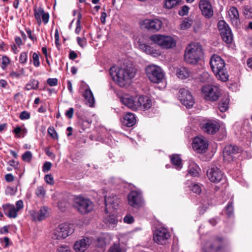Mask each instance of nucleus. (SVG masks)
Masks as SVG:
<instances>
[{"label": "nucleus", "mask_w": 252, "mask_h": 252, "mask_svg": "<svg viewBox=\"0 0 252 252\" xmlns=\"http://www.w3.org/2000/svg\"><path fill=\"white\" fill-rule=\"evenodd\" d=\"M226 213L228 217L232 215L233 213V202H229L225 207Z\"/></svg>", "instance_id": "nucleus-44"}, {"label": "nucleus", "mask_w": 252, "mask_h": 252, "mask_svg": "<svg viewBox=\"0 0 252 252\" xmlns=\"http://www.w3.org/2000/svg\"><path fill=\"white\" fill-rule=\"evenodd\" d=\"M122 122L123 125L127 127H131L135 124L136 118L133 113L128 112L123 117Z\"/></svg>", "instance_id": "nucleus-27"}, {"label": "nucleus", "mask_w": 252, "mask_h": 252, "mask_svg": "<svg viewBox=\"0 0 252 252\" xmlns=\"http://www.w3.org/2000/svg\"><path fill=\"white\" fill-rule=\"evenodd\" d=\"M120 202L119 198L116 195H112L109 197H105V212L108 213V209L112 208L113 209H117Z\"/></svg>", "instance_id": "nucleus-22"}, {"label": "nucleus", "mask_w": 252, "mask_h": 252, "mask_svg": "<svg viewBox=\"0 0 252 252\" xmlns=\"http://www.w3.org/2000/svg\"><path fill=\"white\" fill-rule=\"evenodd\" d=\"M49 216L48 208L45 206L42 207L38 213H36L34 219L41 221L46 219Z\"/></svg>", "instance_id": "nucleus-29"}, {"label": "nucleus", "mask_w": 252, "mask_h": 252, "mask_svg": "<svg viewBox=\"0 0 252 252\" xmlns=\"http://www.w3.org/2000/svg\"><path fill=\"white\" fill-rule=\"evenodd\" d=\"M207 176L211 182L219 183L222 179L224 174L219 168L212 166L208 169Z\"/></svg>", "instance_id": "nucleus-15"}, {"label": "nucleus", "mask_w": 252, "mask_h": 252, "mask_svg": "<svg viewBox=\"0 0 252 252\" xmlns=\"http://www.w3.org/2000/svg\"><path fill=\"white\" fill-rule=\"evenodd\" d=\"M44 179L47 184L50 185H53L54 184V179L51 175L48 174L45 175Z\"/></svg>", "instance_id": "nucleus-56"}, {"label": "nucleus", "mask_w": 252, "mask_h": 252, "mask_svg": "<svg viewBox=\"0 0 252 252\" xmlns=\"http://www.w3.org/2000/svg\"><path fill=\"white\" fill-rule=\"evenodd\" d=\"M179 98L180 102L187 108H191L195 103L194 99L190 92L184 88L180 90Z\"/></svg>", "instance_id": "nucleus-13"}, {"label": "nucleus", "mask_w": 252, "mask_h": 252, "mask_svg": "<svg viewBox=\"0 0 252 252\" xmlns=\"http://www.w3.org/2000/svg\"><path fill=\"white\" fill-rule=\"evenodd\" d=\"M94 208V204L89 199L80 195V214H86L91 212Z\"/></svg>", "instance_id": "nucleus-20"}, {"label": "nucleus", "mask_w": 252, "mask_h": 252, "mask_svg": "<svg viewBox=\"0 0 252 252\" xmlns=\"http://www.w3.org/2000/svg\"><path fill=\"white\" fill-rule=\"evenodd\" d=\"M170 160L172 164L175 166L176 169H180L182 167V159L179 155L177 154L171 155Z\"/></svg>", "instance_id": "nucleus-31"}, {"label": "nucleus", "mask_w": 252, "mask_h": 252, "mask_svg": "<svg viewBox=\"0 0 252 252\" xmlns=\"http://www.w3.org/2000/svg\"><path fill=\"white\" fill-rule=\"evenodd\" d=\"M202 92L204 98L211 101L217 100L220 96L221 92L220 88L217 86L208 85L202 88Z\"/></svg>", "instance_id": "nucleus-8"}, {"label": "nucleus", "mask_w": 252, "mask_h": 252, "mask_svg": "<svg viewBox=\"0 0 252 252\" xmlns=\"http://www.w3.org/2000/svg\"><path fill=\"white\" fill-rule=\"evenodd\" d=\"M170 237L168 230L163 227L156 229L153 236L155 242L160 245H165Z\"/></svg>", "instance_id": "nucleus-12"}, {"label": "nucleus", "mask_w": 252, "mask_h": 252, "mask_svg": "<svg viewBox=\"0 0 252 252\" xmlns=\"http://www.w3.org/2000/svg\"><path fill=\"white\" fill-rule=\"evenodd\" d=\"M91 123V121L89 120H83L80 119V127L81 126L83 131L89 128Z\"/></svg>", "instance_id": "nucleus-43"}, {"label": "nucleus", "mask_w": 252, "mask_h": 252, "mask_svg": "<svg viewBox=\"0 0 252 252\" xmlns=\"http://www.w3.org/2000/svg\"><path fill=\"white\" fill-rule=\"evenodd\" d=\"M74 232L72 226L67 223H62L55 228L51 234V238L55 240L64 239Z\"/></svg>", "instance_id": "nucleus-4"}, {"label": "nucleus", "mask_w": 252, "mask_h": 252, "mask_svg": "<svg viewBox=\"0 0 252 252\" xmlns=\"http://www.w3.org/2000/svg\"><path fill=\"white\" fill-rule=\"evenodd\" d=\"M74 113V109L73 108H70L69 109L66 111L65 113V116L68 118L69 119H71L73 117V114Z\"/></svg>", "instance_id": "nucleus-59"}, {"label": "nucleus", "mask_w": 252, "mask_h": 252, "mask_svg": "<svg viewBox=\"0 0 252 252\" xmlns=\"http://www.w3.org/2000/svg\"><path fill=\"white\" fill-rule=\"evenodd\" d=\"M96 246L99 248H103L105 246V240L103 237H98L97 238Z\"/></svg>", "instance_id": "nucleus-48"}, {"label": "nucleus", "mask_w": 252, "mask_h": 252, "mask_svg": "<svg viewBox=\"0 0 252 252\" xmlns=\"http://www.w3.org/2000/svg\"><path fill=\"white\" fill-rule=\"evenodd\" d=\"M38 81L35 79L31 80L26 86L27 90L36 89L38 85Z\"/></svg>", "instance_id": "nucleus-39"}, {"label": "nucleus", "mask_w": 252, "mask_h": 252, "mask_svg": "<svg viewBox=\"0 0 252 252\" xmlns=\"http://www.w3.org/2000/svg\"><path fill=\"white\" fill-rule=\"evenodd\" d=\"M34 14L38 24H40L42 21L45 24L48 22L49 15L48 13L45 12L42 8L39 7L34 9Z\"/></svg>", "instance_id": "nucleus-23"}, {"label": "nucleus", "mask_w": 252, "mask_h": 252, "mask_svg": "<svg viewBox=\"0 0 252 252\" xmlns=\"http://www.w3.org/2000/svg\"><path fill=\"white\" fill-rule=\"evenodd\" d=\"M4 213L6 216L11 219H15L18 216V212L24 207L23 202L19 200L16 202V206L9 203L2 205Z\"/></svg>", "instance_id": "nucleus-10"}, {"label": "nucleus", "mask_w": 252, "mask_h": 252, "mask_svg": "<svg viewBox=\"0 0 252 252\" xmlns=\"http://www.w3.org/2000/svg\"><path fill=\"white\" fill-rule=\"evenodd\" d=\"M134 221L133 217L131 215H127L124 218V221L125 223L127 224H131Z\"/></svg>", "instance_id": "nucleus-51"}, {"label": "nucleus", "mask_w": 252, "mask_h": 252, "mask_svg": "<svg viewBox=\"0 0 252 252\" xmlns=\"http://www.w3.org/2000/svg\"><path fill=\"white\" fill-rule=\"evenodd\" d=\"M142 25L148 30L153 32H157L161 28L162 22L158 19H146L143 20Z\"/></svg>", "instance_id": "nucleus-17"}, {"label": "nucleus", "mask_w": 252, "mask_h": 252, "mask_svg": "<svg viewBox=\"0 0 252 252\" xmlns=\"http://www.w3.org/2000/svg\"><path fill=\"white\" fill-rule=\"evenodd\" d=\"M201 128L203 131L208 134L213 135L220 128V125L216 121L209 120L201 125Z\"/></svg>", "instance_id": "nucleus-18"}, {"label": "nucleus", "mask_w": 252, "mask_h": 252, "mask_svg": "<svg viewBox=\"0 0 252 252\" xmlns=\"http://www.w3.org/2000/svg\"><path fill=\"white\" fill-rule=\"evenodd\" d=\"M16 192V189L11 187H8L6 188V192L7 194L11 195L14 194Z\"/></svg>", "instance_id": "nucleus-61"}, {"label": "nucleus", "mask_w": 252, "mask_h": 252, "mask_svg": "<svg viewBox=\"0 0 252 252\" xmlns=\"http://www.w3.org/2000/svg\"><path fill=\"white\" fill-rule=\"evenodd\" d=\"M199 7L202 15L206 18H211L214 13L213 7L208 0H200Z\"/></svg>", "instance_id": "nucleus-19"}, {"label": "nucleus", "mask_w": 252, "mask_h": 252, "mask_svg": "<svg viewBox=\"0 0 252 252\" xmlns=\"http://www.w3.org/2000/svg\"><path fill=\"white\" fill-rule=\"evenodd\" d=\"M35 193L40 198H43L46 195V190L43 186H38L35 190Z\"/></svg>", "instance_id": "nucleus-41"}, {"label": "nucleus", "mask_w": 252, "mask_h": 252, "mask_svg": "<svg viewBox=\"0 0 252 252\" xmlns=\"http://www.w3.org/2000/svg\"><path fill=\"white\" fill-rule=\"evenodd\" d=\"M199 167L195 164L190 165L188 169V173L192 176L196 177L199 175Z\"/></svg>", "instance_id": "nucleus-36"}, {"label": "nucleus", "mask_w": 252, "mask_h": 252, "mask_svg": "<svg viewBox=\"0 0 252 252\" xmlns=\"http://www.w3.org/2000/svg\"><path fill=\"white\" fill-rule=\"evenodd\" d=\"M51 166H52V164L51 162H46L43 166V168H42L43 171L44 172L49 171L51 169Z\"/></svg>", "instance_id": "nucleus-57"}, {"label": "nucleus", "mask_w": 252, "mask_h": 252, "mask_svg": "<svg viewBox=\"0 0 252 252\" xmlns=\"http://www.w3.org/2000/svg\"><path fill=\"white\" fill-rule=\"evenodd\" d=\"M150 38L154 43L164 49L172 48L176 45V41L170 36L155 34L151 35Z\"/></svg>", "instance_id": "nucleus-5"}, {"label": "nucleus", "mask_w": 252, "mask_h": 252, "mask_svg": "<svg viewBox=\"0 0 252 252\" xmlns=\"http://www.w3.org/2000/svg\"><path fill=\"white\" fill-rule=\"evenodd\" d=\"M229 102V99L226 98L221 99V101L218 104V108L220 112H224L227 110Z\"/></svg>", "instance_id": "nucleus-33"}, {"label": "nucleus", "mask_w": 252, "mask_h": 252, "mask_svg": "<svg viewBox=\"0 0 252 252\" xmlns=\"http://www.w3.org/2000/svg\"><path fill=\"white\" fill-rule=\"evenodd\" d=\"M110 74L117 84L121 87L126 86L127 81L134 77L136 69L132 64L123 67H111Z\"/></svg>", "instance_id": "nucleus-1"}, {"label": "nucleus", "mask_w": 252, "mask_h": 252, "mask_svg": "<svg viewBox=\"0 0 252 252\" xmlns=\"http://www.w3.org/2000/svg\"><path fill=\"white\" fill-rule=\"evenodd\" d=\"M107 17V14L105 12H103L101 14L100 21L102 24H105L106 22V18Z\"/></svg>", "instance_id": "nucleus-62"}, {"label": "nucleus", "mask_w": 252, "mask_h": 252, "mask_svg": "<svg viewBox=\"0 0 252 252\" xmlns=\"http://www.w3.org/2000/svg\"><path fill=\"white\" fill-rule=\"evenodd\" d=\"M32 154L30 151H26L22 155V159L26 162H30L32 159Z\"/></svg>", "instance_id": "nucleus-46"}, {"label": "nucleus", "mask_w": 252, "mask_h": 252, "mask_svg": "<svg viewBox=\"0 0 252 252\" xmlns=\"http://www.w3.org/2000/svg\"><path fill=\"white\" fill-rule=\"evenodd\" d=\"M47 83L50 86H56L58 85V79L57 78H48Z\"/></svg>", "instance_id": "nucleus-53"}, {"label": "nucleus", "mask_w": 252, "mask_h": 252, "mask_svg": "<svg viewBox=\"0 0 252 252\" xmlns=\"http://www.w3.org/2000/svg\"><path fill=\"white\" fill-rule=\"evenodd\" d=\"M223 249V239L217 236L206 243L203 252H222Z\"/></svg>", "instance_id": "nucleus-7"}, {"label": "nucleus", "mask_w": 252, "mask_h": 252, "mask_svg": "<svg viewBox=\"0 0 252 252\" xmlns=\"http://www.w3.org/2000/svg\"><path fill=\"white\" fill-rule=\"evenodd\" d=\"M189 7L187 5H184L182 7L181 10L178 12V14L181 16H185L188 14Z\"/></svg>", "instance_id": "nucleus-52"}, {"label": "nucleus", "mask_w": 252, "mask_h": 252, "mask_svg": "<svg viewBox=\"0 0 252 252\" xmlns=\"http://www.w3.org/2000/svg\"><path fill=\"white\" fill-rule=\"evenodd\" d=\"M152 106L151 99L146 95H140L137 97L136 110L140 108L142 110L150 109Z\"/></svg>", "instance_id": "nucleus-21"}, {"label": "nucleus", "mask_w": 252, "mask_h": 252, "mask_svg": "<svg viewBox=\"0 0 252 252\" xmlns=\"http://www.w3.org/2000/svg\"><path fill=\"white\" fill-rule=\"evenodd\" d=\"M190 189L194 193L199 194L201 192L200 186L197 184H192L189 186Z\"/></svg>", "instance_id": "nucleus-45"}, {"label": "nucleus", "mask_w": 252, "mask_h": 252, "mask_svg": "<svg viewBox=\"0 0 252 252\" xmlns=\"http://www.w3.org/2000/svg\"><path fill=\"white\" fill-rule=\"evenodd\" d=\"M128 204L133 208L139 209L144 204V199L141 192L133 190L127 195Z\"/></svg>", "instance_id": "nucleus-11"}, {"label": "nucleus", "mask_w": 252, "mask_h": 252, "mask_svg": "<svg viewBox=\"0 0 252 252\" xmlns=\"http://www.w3.org/2000/svg\"><path fill=\"white\" fill-rule=\"evenodd\" d=\"M77 54L73 51H71L69 54V58L73 60L77 58Z\"/></svg>", "instance_id": "nucleus-63"}, {"label": "nucleus", "mask_w": 252, "mask_h": 252, "mask_svg": "<svg viewBox=\"0 0 252 252\" xmlns=\"http://www.w3.org/2000/svg\"><path fill=\"white\" fill-rule=\"evenodd\" d=\"M33 63L35 67H38L40 65L38 55L36 53H33L32 55Z\"/></svg>", "instance_id": "nucleus-50"}, {"label": "nucleus", "mask_w": 252, "mask_h": 252, "mask_svg": "<svg viewBox=\"0 0 252 252\" xmlns=\"http://www.w3.org/2000/svg\"><path fill=\"white\" fill-rule=\"evenodd\" d=\"M82 94L85 103L91 107H93L94 105L95 99L93 92L89 87L86 85V88Z\"/></svg>", "instance_id": "nucleus-24"}, {"label": "nucleus", "mask_w": 252, "mask_h": 252, "mask_svg": "<svg viewBox=\"0 0 252 252\" xmlns=\"http://www.w3.org/2000/svg\"><path fill=\"white\" fill-rule=\"evenodd\" d=\"M57 252H71L69 247L66 245H62L57 249Z\"/></svg>", "instance_id": "nucleus-54"}, {"label": "nucleus", "mask_w": 252, "mask_h": 252, "mask_svg": "<svg viewBox=\"0 0 252 252\" xmlns=\"http://www.w3.org/2000/svg\"><path fill=\"white\" fill-rule=\"evenodd\" d=\"M192 24V21L191 19L186 18L182 21L180 24V28L183 30H186L190 27Z\"/></svg>", "instance_id": "nucleus-42"}, {"label": "nucleus", "mask_w": 252, "mask_h": 252, "mask_svg": "<svg viewBox=\"0 0 252 252\" xmlns=\"http://www.w3.org/2000/svg\"><path fill=\"white\" fill-rule=\"evenodd\" d=\"M181 0H165V7L167 9H171L181 2Z\"/></svg>", "instance_id": "nucleus-38"}, {"label": "nucleus", "mask_w": 252, "mask_h": 252, "mask_svg": "<svg viewBox=\"0 0 252 252\" xmlns=\"http://www.w3.org/2000/svg\"><path fill=\"white\" fill-rule=\"evenodd\" d=\"M30 118V114L27 111H23L20 115V118L21 120H27Z\"/></svg>", "instance_id": "nucleus-55"}, {"label": "nucleus", "mask_w": 252, "mask_h": 252, "mask_svg": "<svg viewBox=\"0 0 252 252\" xmlns=\"http://www.w3.org/2000/svg\"><path fill=\"white\" fill-rule=\"evenodd\" d=\"M103 221L106 224L116 225L118 220L114 215H110L104 218Z\"/></svg>", "instance_id": "nucleus-32"}, {"label": "nucleus", "mask_w": 252, "mask_h": 252, "mask_svg": "<svg viewBox=\"0 0 252 252\" xmlns=\"http://www.w3.org/2000/svg\"><path fill=\"white\" fill-rule=\"evenodd\" d=\"M211 69L216 78L222 82L228 80L229 75L225 63L223 59L218 55L214 54L210 60Z\"/></svg>", "instance_id": "nucleus-2"}, {"label": "nucleus", "mask_w": 252, "mask_h": 252, "mask_svg": "<svg viewBox=\"0 0 252 252\" xmlns=\"http://www.w3.org/2000/svg\"><path fill=\"white\" fill-rule=\"evenodd\" d=\"M241 152V149L236 146L232 145H227L223 150V158L227 161H232L235 158V155Z\"/></svg>", "instance_id": "nucleus-16"}, {"label": "nucleus", "mask_w": 252, "mask_h": 252, "mask_svg": "<svg viewBox=\"0 0 252 252\" xmlns=\"http://www.w3.org/2000/svg\"><path fill=\"white\" fill-rule=\"evenodd\" d=\"M9 63H10V61H9V58L6 56H2L1 68L3 70L6 68V67L9 64Z\"/></svg>", "instance_id": "nucleus-47"}, {"label": "nucleus", "mask_w": 252, "mask_h": 252, "mask_svg": "<svg viewBox=\"0 0 252 252\" xmlns=\"http://www.w3.org/2000/svg\"><path fill=\"white\" fill-rule=\"evenodd\" d=\"M121 101L123 104L129 108L133 110H136L137 97L133 98L132 97L123 96L121 97Z\"/></svg>", "instance_id": "nucleus-26"}, {"label": "nucleus", "mask_w": 252, "mask_h": 252, "mask_svg": "<svg viewBox=\"0 0 252 252\" xmlns=\"http://www.w3.org/2000/svg\"><path fill=\"white\" fill-rule=\"evenodd\" d=\"M202 56L203 51L201 45L190 43L187 46L184 54V60L188 63L196 64Z\"/></svg>", "instance_id": "nucleus-3"}, {"label": "nucleus", "mask_w": 252, "mask_h": 252, "mask_svg": "<svg viewBox=\"0 0 252 252\" xmlns=\"http://www.w3.org/2000/svg\"><path fill=\"white\" fill-rule=\"evenodd\" d=\"M228 15L232 24L237 26L240 23L239 14L237 8L234 6L230 7L228 11Z\"/></svg>", "instance_id": "nucleus-25"}, {"label": "nucleus", "mask_w": 252, "mask_h": 252, "mask_svg": "<svg viewBox=\"0 0 252 252\" xmlns=\"http://www.w3.org/2000/svg\"><path fill=\"white\" fill-rule=\"evenodd\" d=\"M92 243V239L89 237H83L80 240V252H84L90 246Z\"/></svg>", "instance_id": "nucleus-30"}, {"label": "nucleus", "mask_w": 252, "mask_h": 252, "mask_svg": "<svg viewBox=\"0 0 252 252\" xmlns=\"http://www.w3.org/2000/svg\"><path fill=\"white\" fill-rule=\"evenodd\" d=\"M139 48L147 54L152 55L154 53V50L150 46L145 43H140Z\"/></svg>", "instance_id": "nucleus-34"}, {"label": "nucleus", "mask_w": 252, "mask_h": 252, "mask_svg": "<svg viewBox=\"0 0 252 252\" xmlns=\"http://www.w3.org/2000/svg\"><path fill=\"white\" fill-rule=\"evenodd\" d=\"M190 74L189 70L186 67H181L177 69L176 75L180 79H185L188 78Z\"/></svg>", "instance_id": "nucleus-28"}, {"label": "nucleus", "mask_w": 252, "mask_h": 252, "mask_svg": "<svg viewBox=\"0 0 252 252\" xmlns=\"http://www.w3.org/2000/svg\"><path fill=\"white\" fill-rule=\"evenodd\" d=\"M28 59V54L26 52H22L21 53L19 57V61L20 63L24 64L27 63Z\"/></svg>", "instance_id": "nucleus-49"}, {"label": "nucleus", "mask_w": 252, "mask_h": 252, "mask_svg": "<svg viewBox=\"0 0 252 252\" xmlns=\"http://www.w3.org/2000/svg\"><path fill=\"white\" fill-rule=\"evenodd\" d=\"M218 28L222 40L226 44H231L233 37L228 25L224 21L221 20L218 24Z\"/></svg>", "instance_id": "nucleus-9"}, {"label": "nucleus", "mask_w": 252, "mask_h": 252, "mask_svg": "<svg viewBox=\"0 0 252 252\" xmlns=\"http://www.w3.org/2000/svg\"><path fill=\"white\" fill-rule=\"evenodd\" d=\"M59 209L61 211H63L65 210V208H66V203L64 201H60L58 203V205Z\"/></svg>", "instance_id": "nucleus-60"}, {"label": "nucleus", "mask_w": 252, "mask_h": 252, "mask_svg": "<svg viewBox=\"0 0 252 252\" xmlns=\"http://www.w3.org/2000/svg\"><path fill=\"white\" fill-rule=\"evenodd\" d=\"M108 252H126L119 244L114 243L109 248Z\"/></svg>", "instance_id": "nucleus-40"}, {"label": "nucleus", "mask_w": 252, "mask_h": 252, "mask_svg": "<svg viewBox=\"0 0 252 252\" xmlns=\"http://www.w3.org/2000/svg\"><path fill=\"white\" fill-rule=\"evenodd\" d=\"M149 79L153 83H159L163 80L164 75L160 67L155 65H149L145 69Z\"/></svg>", "instance_id": "nucleus-6"}, {"label": "nucleus", "mask_w": 252, "mask_h": 252, "mask_svg": "<svg viewBox=\"0 0 252 252\" xmlns=\"http://www.w3.org/2000/svg\"><path fill=\"white\" fill-rule=\"evenodd\" d=\"M69 203L73 208L79 211V197L76 195H70L69 197Z\"/></svg>", "instance_id": "nucleus-35"}, {"label": "nucleus", "mask_w": 252, "mask_h": 252, "mask_svg": "<svg viewBox=\"0 0 252 252\" xmlns=\"http://www.w3.org/2000/svg\"><path fill=\"white\" fill-rule=\"evenodd\" d=\"M25 73L24 68H19L17 71H12L10 72L9 76L12 78H19Z\"/></svg>", "instance_id": "nucleus-37"}, {"label": "nucleus", "mask_w": 252, "mask_h": 252, "mask_svg": "<svg viewBox=\"0 0 252 252\" xmlns=\"http://www.w3.org/2000/svg\"><path fill=\"white\" fill-rule=\"evenodd\" d=\"M5 179L7 182H12L14 180V177L11 174H7L5 176Z\"/></svg>", "instance_id": "nucleus-64"}, {"label": "nucleus", "mask_w": 252, "mask_h": 252, "mask_svg": "<svg viewBox=\"0 0 252 252\" xmlns=\"http://www.w3.org/2000/svg\"><path fill=\"white\" fill-rule=\"evenodd\" d=\"M48 133L52 136L53 138H56L57 137V134L54 128L53 127H49L48 129Z\"/></svg>", "instance_id": "nucleus-58"}, {"label": "nucleus", "mask_w": 252, "mask_h": 252, "mask_svg": "<svg viewBox=\"0 0 252 252\" xmlns=\"http://www.w3.org/2000/svg\"><path fill=\"white\" fill-rule=\"evenodd\" d=\"M209 146L208 141L203 136L195 137L193 140L192 147L198 153H206Z\"/></svg>", "instance_id": "nucleus-14"}]
</instances>
